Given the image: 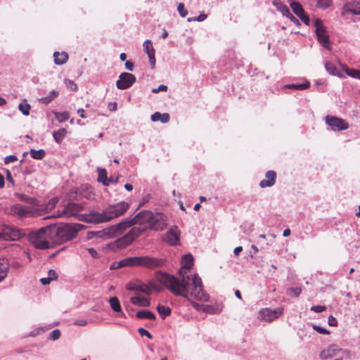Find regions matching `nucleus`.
<instances>
[{"label": "nucleus", "instance_id": "1", "mask_svg": "<svg viewBox=\"0 0 360 360\" xmlns=\"http://www.w3.org/2000/svg\"><path fill=\"white\" fill-rule=\"evenodd\" d=\"M193 261L191 254H186L182 257L181 267L179 269L180 279L166 273L158 274V279L176 296L187 299L191 297L199 301L207 302L209 295L203 290L201 278L197 274L192 277L187 274V271L193 266Z\"/></svg>", "mask_w": 360, "mask_h": 360}, {"label": "nucleus", "instance_id": "2", "mask_svg": "<svg viewBox=\"0 0 360 360\" xmlns=\"http://www.w3.org/2000/svg\"><path fill=\"white\" fill-rule=\"evenodd\" d=\"M122 221L128 222L127 224L122 226L124 231L135 224H138L145 231L147 229L162 231L167 224V217L164 214L161 212L153 213L148 210L141 211L134 218L126 219Z\"/></svg>", "mask_w": 360, "mask_h": 360}, {"label": "nucleus", "instance_id": "3", "mask_svg": "<svg viewBox=\"0 0 360 360\" xmlns=\"http://www.w3.org/2000/svg\"><path fill=\"white\" fill-rule=\"evenodd\" d=\"M129 208V204L122 201L110 205L102 212L91 211L79 217V219L86 223H102L109 221L115 218L122 216Z\"/></svg>", "mask_w": 360, "mask_h": 360}, {"label": "nucleus", "instance_id": "4", "mask_svg": "<svg viewBox=\"0 0 360 360\" xmlns=\"http://www.w3.org/2000/svg\"><path fill=\"white\" fill-rule=\"evenodd\" d=\"M51 228L49 225L30 233L28 236L30 242L39 250L51 248L52 247L51 240L53 239Z\"/></svg>", "mask_w": 360, "mask_h": 360}, {"label": "nucleus", "instance_id": "5", "mask_svg": "<svg viewBox=\"0 0 360 360\" xmlns=\"http://www.w3.org/2000/svg\"><path fill=\"white\" fill-rule=\"evenodd\" d=\"M51 226L52 235H55L59 243H63L75 238L79 230L80 224H65L58 226L50 225Z\"/></svg>", "mask_w": 360, "mask_h": 360}, {"label": "nucleus", "instance_id": "6", "mask_svg": "<svg viewBox=\"0 0 360 360\" xmlns=\"http://www.w3.org/2000/svg\"><path fill=\"white\" fill-rule=\"evenodd\" d=\"M128 266H141L148 269H155L162 266L165 260L150 256L127 257Z\"/></svg>", "mask_w": 360, "mask_h": 360}, {"label": "nucleus", "instance_id": "7", "mask_svg": "<svg viewBox=\"0 0 360 360\" xmlns=\"http://www.w3.org/2000/svg\"><path fill=\"white\" fill-rule=\"evenodd\" d=\"M74 200H69L68 202L63 205V210H58L56 214L45 217L44 219H49L53 217H60V218H70L72 217L78 216V219L82 214H79L80 212L84 210V204L75 202Z\"/></svg>", "mask_w": 360, "mask_h": 360}, {"label": "nucleus", "instance_id": "8", "mask_svg": "<svg viewBox=\"0 0 360 360\" xmlns=\"http://www.w3.org/2000/svg\"><path fill=\"white\" fill-rule=\"evenodd\" d=\"M127 221H121L115 225L97 231H90L88 233V238L91 239L94 237L100 238H110L121 235L124 230L122 226L127 224Z\"/></svg>", "mask_w": 360, "mask_h": 360}, {"label": "nucleus", "instance_id": "9", "mask_svg": "<svg viewBox=\"0 0 360 360\" xmlns=\"http://www.w3.org/2000/svg\"><path fill=\"white\" fill-rule=\"evenodd\" d=\"M94 196L92 188L88 184H83L79 187L70 189L66 197L68 200L79 201L83 198L91 200L94 198Z\"/></svg>", "mask_w": 360, "mask_h": 360}, {"label": "nucleus", "instance_id": "10", "mask_svg": "<svg viewBox=\"0 0 360 360\" xmlns=\"http://www.w3.org/2000/svg\"><path fill=\"white\" fill-rule=\"evenodd\" d=\"M315 33L318 41L326 49L330 51L332 45L330 41V37L327 33L326 27L323 25L321 19L316 18L314 21Z\"/></svg>", "mask_w": 360, "mask_h": 360}, {"label": "nucleus", "instance_id": "11", "mask_svg": "<svg viewBox=\"0 0 360 360\" xmlns=\"http://www.w3.org/2000/svg\"><path fill=\"white\" fill-rule=\"evenodd\" d=\"M136 77L129 72H122L116 82V86L118 89L124 90L130 88L135 82Z\"/></svg>", "mask_w": 360, "mask_h": 360}, {"label": "nucleus", "instance_id": "12", "mask_svg": "<svg viewBox=\"0 0 360 360\" xmlns=\"http://www.w3.org/2000/svg\"><path fill=\"white\" fill-rule=\"evenodd\" d=\"M25 235L21 230L10 226H6L3 231H0V238L4 240H17Z\"/></svg>", "mask_w": 360, "mask_h": 360}, {"label": "nucleus", "instance_id": "13", "mask_svg": "<svg viewBox=\"0 0 360 360\" xmlns=\"http://www.w3.org/2000/svg\"><path fill=\"white\" fill-rule=\"evenodd\" d=\"M325 120L326 123L329 125L333 131L346 130L349 128V124L342 118L327 115Z\"/></svg>", "mask_w": 360, "mask_h": 360}, {"label": "nucleus", "instance_id": "14", "mask_svg": "<svg viewBox=\"0 0 360 360\" xmlns=\"http://www.w3.org/2000/svg\"><path fill=\"white\" fill-rule=\"evenodd\" d=\"M283 309L281 307L276 309L265 308L259 311V316L261 320L271 322L274 320L278 319L282 314Z\"/></svg>", "mask_w": 360, "mask_h": 360}, {"label": "nucleus", "instance_id": "15", "mask_svg": "<svg viewBox=\"0 0 360 360\" xmlns=\"http://www.w3.org/2000/svg\"><path fill=\"white\" fill-rule=\"evenodd\" d=\"M144 231L141 226H134L120 240V243L124 246L129 245Z\"/></svg>", "mask_w": 360, "mask_h": 360}, {"label": "nucleus", "instance_id": "16", "mask_svg": "<svg viewBox=\"0 0 360 360\" xmlns=\"http://www.w3.org/2000/svg\"><path fill=\"white\" fill-rule=\"evenodd\" d=\"M180 231L176 226H173L164 236V240L170 245H176L179 243Z\"/></svg>", "mask_w": 360, "mask_h": 360}, {"label": "nucleus", "instance_id": "17", "mask_svg": "<svg viewBox=\"0 0 360 360\" xmlns=\"http://www.w3.org/2000/svg\"><path fill=\"white\" fill-rule=\"evenodd\" d=\"M12 210L15 214L19 215L20 217L38 215V212H35V210L30 206H24L20 204H16L13 207Z\"/></svg>", "mask_w": 360, "mask_h": 360}, {"label": "nucleus", "instance_id": "18", "mask_svg": "<svg viewBox=\"0 0 360 360\" xmlns=\"http://www.w3.org/2000/svg\"><path fill=\"white\" fill-rule=\"evenodd\" d=\"M143 51L148 55L150 64L151 68H153L155 65V49L150 39L146 40L143 44Z\"/></svg>", "mask_w": 360, "mask_h": 360}, {"label": "nucleus", "instance_id": "19", "mask_svg": "<svg viewBox=\"0 0 360 360\" xmlns=\"http://www.w3.org/2000/svg\"><path fill=\"white\" fill-rule=\"evenodd\" d=\"M58 202V198L55 197L51 198L47 203L41 204L38 207V215H42L45 213L49 212L56 207L57 203Z\"/></svg>", "mask_w": 360, "mask_h": 360}, {"label": "nucleus", "instance_id": "20", "mask_svg": "<svg viewBox=\"0 0 360 360\" xmlns=\"http://www.w3.org/2000/svg\"><path fill=\"white\" fill-rule=\"evenodd\" d=\"M17 196L20 200L27 203L29 205L28 206H30L35 210V212H38V207L40 205V202L36 198L22 193H17Z\"/></svg>", "mask_w": 360, "mask_h": 360}, {"label": "nucleus", "instance_id": "21", "mask_svg": "<svg viewBox=\"0 0 360 360\" xmlns=\"http://www.w3.org/2000/svg\"><path fill=\"white\" fill-rule=\"evenodd\" d=\"M340 349L335 345H330L326 349H323L320 353V357L322 359L331 358L336 355L337 352Z\"/></svg>", "mask_w": 360, "mask_h": 360}, {"label": "nucleus", "instance_id": "22", "mask_svg": "<svg viewBox=\"0 0 360 360\" xmlns=\"http://www.w3.org/2000/svg\"><path fill=\"white\" fill-rule=\"evenodd\" d=\"M130 302L134 305L138 307H149L150 305V299L139 296L131 297L130 298Z\"/></svg>", "mask_w": 360, "mask_h": 360}, {"label": "nucleus", "instance_id": "23", "mask_svg": "<svg viewBox=\"0 0 360 360\" xmlns=\"http://www.w3.org/2000/svg\"><path fill=\"white\" fill-rule=\"evenodd\" d=\"M53 58H54V63L58 65H61L65 64L68 60V54L65 52H58L55 51L53 53Z\"/></svg>", "mask_w": 360, "mask_h": 360}, {"label": "nucleus", "instance_id": "24", "mask_svg": "<svg viewBox=\"0 0 360 360\" xmlns=\"http://www.w3.org/2000/svg\"><path fill=\"white\" fill-rule=\"evenodd\" d=\"M9 269V264L7 259H0V282L4 281L7 276Z\"/></svg>", "mask_w": 360, "mask_h": 360}, {"label": "nucleus", "instance_id": "25", "mask_svg": "<svg viewBox=\"0 0 360 360\" xmlns=\"http://www.w3.org/2000/svg\"><path fill=\"white\" fill-rule=\"evenodd\" d=\"M169 119H170L169 115L166 112L160 113L159 112H155L150 117V120L153 122L160 121L163 124L167 123L169 121Z\"/></svg>", "mask_w": 360, "mask_h": 360}, {"label": "nucleus", "instance_id": "26", "mask_svg": "<svg viewBox=\"0 0 360 360\" xmlns=\"http://www.w3.org/2000/svg\"><path fill=\"white\" fill-rule=\"evenodd\" d=\"M98 181L101 182L104 186H109L111 181V179H108L107 176V172L105 169L98 168Z\"/></svg>", "mask_w": 360, "mask_h": 360}, {"label": "nucleus", "instance_id": "27", "mask_svg": "<svg viewBox=\"0 0 360 360\" xmlns=\"http://www.w3.org/2000/svg\"><path fill=\"white\" fill-rule=\"evenodd\" d=\"M309 86H310V83L307 81L304 83L285 84L283 86V89H295V90H305V89H307Z\"/></svg>", "mask_w": 360, "mask_h": 360}, {"label": "nucleus", "instance_id": "28", "mask_svg": "<svg viewBox=\"0 0 360 360\" xmlns=\"http://www.w3.org/2000/svg\"><path fill=\"white\" fill-rule=\"evenodd\" d=\"M290 6L292 11V12L298 17L302 16V15L304 14L306 12L304 11L302 6L297 1H292L290 4Z\"/></svg>", "mask_w": 360, "mask_h": 360}, {"label": "nucleus", "instance_id": "29", "mask_svg": "<svg viewBox=\"0 0 360 360\" xmlns=\"http://www.w3.org/2000/svg\"><path fill=\"white\" fill-rule=\"evenodd\" d=\"M67 135V130L65 128H60L57 131H53V136L55 141L60 143Z\"/></svg>", "mask_w": 360, "mask_h": 360}, {"label": "nucleus", "instance_id": "30", "mask_svg": "<svg viewBox=\"0 0 360 360\" xmlns=\"http://www.w3.org/2000/svg\"><path fill=\"white\" fill-rule=\"evenodd\" d=\"M136 318H138L139 319H147L149 320L155 319V314L150 311H146V310H142V311H137L136 314Z\"/></svg>", "mask_w": 360, "mask_h": 360}, {"label": "nucleus", "instance_id": "31", "mask_svg": "<svg viewBox=\"0 0 360 360\" xmlns=\"http://www.w3.org/2000/svg\"><path fill=\"white\" fill-rule=\"evenodd\" d=\"M157 311L162 319H165L166 316H169L172 313V309H170V307L167 306H163L161 304H158L157 306Z\"/></svg>", "mask_w": 360, "mask_h": 360}, {"label": "nucleus", "instance_id": "32", "mask_svg": "<svg viewBox=\"0 0 360 360\" xmlns=\"http://www.w3.org/2000/svg\"><path fill=\"white\" fill-rule=\"evenodd\" d=\"M325 68L329 74H330L332 75L338 76L339 77H343V75L342 74H340L338 72L337 68L334 64H333L330 62H327L325 63Z\"/></svg>", "mask_w": 360, "mask_h": 360}, {"label": "nucleus", "instance_id": "33", "mask_svg": "<svg viewBox=\"0 0 360 360\" xmlns=\"http://www.w3.org/2000/svg\"><path fill=\"white\" fill-rule=\"evenodd\" d=\"M142 285H143V283L139 281L130 282L126 285V288L128 290H132V291H136L138 292H141V291H143V288H142Z\"/></svg>", "mask_w": 360, "mask_h": 360}, {"label": "nucleus", "instance_id": "34", "mask_svg": "<svg viewBox=\"0 0 360 360\" xmlns=\"http://www.w3.org/2000/svg\"><path fill=\"white\" fill-rule=\"evenodd\" d=\"M30 105L27 102L26 99H24L18 105L19 110L25 116L30 115Z\"/></svg>", "mask_w": 360, "mask_h": 360}, {"label": "nucleus", "instance_id": "35", "mask_svg": "<svg viewBox=\"0 0 360 360\" xmlns=\"http://www.w3.org/2000/svg\"><path fill=\"white\" fill-rule=\"evenodd\" d=\"M58 96V92L52 90L49 92V95L45 97H42L39 99L40 102L44 104H48L50 102H51L55 98H56Z\"/></svg>", "mask_w": 360, "mask_h": 360}, {"label": "nucleus", "instance_id": "36", "mask_svg": "<svg viewBox=\"0 0 360 360\" xmlns=\"http://www.w3.org/2000/svg\"><path fill=\"white\" fill-rule=\"evenodd\" d=\"M30 156L35 160H41L46 155V151L43 149H39L36 150L34 149H31L30 151Z\"/></svg>", "mask_w": 360, "mask_h": 360}, {"label": "nucleus", "instance_id": "37", "mask_svg": "<svg viewBox=\"0 0 360 360\" xmlns=\"http://www.w3.org/2000/svg\"><path fill=\"white\" fill-rule=\"evenodd\" d=\"M110 307L115 312H120L122 310L120 301L116 297H110L109 300Z\"/></svg>", "mask_w": 360, "mask_h": 360}, {"label": "nucleus", "instance_id": "38", "mask_svg": "<svg viewBox=\"0 0 360 360\" xmlns=\"http://www.w3.org/2000/svg\"><path fill=\"white\" fill-rule=\"evenodd\" d=\"M343 70L348 76L355 79L359 78V70L349 68L346 65L343 67Z\"/></svg>", "mask_w": 360, "mask_h": 360}, {"label": "nucleus", "instance_id": "39", "mask_svg": "<svg viewBox=\"0 0 360 360\" xmlns=\"http://www.w3.org/2000/svg\"><path fill=\"white\" fill-rule=\"evenodd\" d=\"M333 5L332 0H317L316 6L321 9H326Z\"/></svg>", "mask_w": 360, "mask_h": 360}, {"label": "nucleus", "instance_id": "40", "mask_svg": "<svg viewBox=\"0 0 360 360\" xmlns=\"http://www.w3.org/2000/svg\"><path fill=\"white\" fill-rule=\"evenodd\" d=\"M302 292L300 288H289L286 290V293L289 296L297 297Z\"/></svg>", "mask_w": 360, "mask_h": 360}, {"label": "nucleus", "instance_id": "41", "mask_svg": "<svg viewBox=\"0 0 360 360\" xmlns=\"http://www.w3.org/2000/svg\"><path fill=\"white\" fill-rule=\"evenodd\" d=\"M202 309L204 312L211 314H217L219 312V311L218 310V309L217 307H215L213 305H209V304L202 305Z\"/></svg>", "mask_w": 360, "mask_h": 360}, {"label": "nucleus", "instance_id": "42", "mask_svg": "<svg viewBox=\"0 0 360 360\" xmlns=\"http://www.w3.org/2000/svg\"><path fill=\"white\" fill-rule=\"evenodd\" d=\"M278 8V10L285 17L290 15V11L287 6L282 4H275Z\"/></svg>", "mask_w": 360, "mask_h": 360}, {"label": "nucleus", "instance_id": "43", "mask_svg": "<svg viewBox=\"0 0 360 360\" xmlns=\"http://www.w3.org/2000/svg\"><path fill=\"white\" fill-rule=\"evenodd\" d=\"M56 117L60 122H63L69 119V114L67 112H57Z\"/></svg>", "mask_w": 360, "mask_h": 360}, {"label": "nucleus", "instance_id": "44", "mask_svg": "<svg viewBox=\"0 0 360 360\" xmlns=\"http://www.w3.org/2000/svg\"><path fill=\"white\" fill-rule=\"evenodd\" d=\"M207 15L205 13H200L197 17H191L188 18V22H193V21H198V22H202L207 18Z\"/></svg>", "mask_w": 360, "mask_h": 360}, {"label": "nucleus", "instance_id": "45", "mask_svg": "<svg viewBox=\"0 0 360 360\" xmlns=\"http://www.w3.org/2000/svg\"><path fill=\"white\" fill-rule=\"evenodd\" d=\"M265 177L269 181H271L276 183V172L274 170H269L266 172Z\"/></svg>", "mask_w": 360, "mask_h": 360}, {"label": "nucleus", "instance_id": "46", "mask_svg": "<svg viewBox=\"0 0 360 360\" xmlns=\"http://www.w3.org/2000/svg\"><path fill=\"white\" fill-rule=\"evenodd\" d=\"M312 328L314 330H316L320 334L328 335L330 333V332L327 329L316 324H312Z\"/></svg>", "mask_w": 360, "mask_h": 360}, {"label": "nucleus", "instance_id": "47", "mask_svg": "<svg viewBox=\"0 0 360 360\" xmlns=\"http://www.w3.org/2000/svg\"><path fill=\"white\" fill-rule=\"evenodd\" d=\"M177 11L182 18L186 17L188 15L187 10L184 8V5L183 3H179L177 6Z\"/></svg>", "mask_w": 360, "mask_h": 360}, {"label": "nucleus", "instance_id": "48", "mask_svg": "<svg viewBox=\"0 0 360 360\" xmlns=\"http://www.w3.org/2000/svg\"><path fill=\"white\" fill-rule=\"evenodd\" d=\"M348 11L352 14L354 15H360V2L357 3L356 4L352 6V8H350Z\"/></svg>", "mask_w": 360, "mask_h": 360}, {"label": "nucleus", "instance_id": "49", "mask_svg": "<svg viewBox=\"0 0 360 360\" xmlns=\"http://www.w3.org/2000/svg\"><path fill=\"white\" fill-rule=\"evenodd\" d=\"M275 184L274 182L269 181L268 179H263L259 182V186L262 188L271 187Z\"/></svg>", "mask_w": 360, "mask_h": 360}, {"label": "nucleus", "instance_id": "50", "mask_svg": "<svg viewBox=\"0 0 360 360\" xmlns=\"http://www.w3.org/2000/svg\"><path fill=\"white\" fill-rule=\"evenodd\" d=\"M60 336V331L58 329L53 330L49 335V339L55 341L59 339Z\"/></svg>", "mask_w": 360, "mask_h": 360}, {"label": "nucleus", "instance_id": "51", "mask_svg": "<svg viewBox=\"0 0 360 360\" xmlns=\"http://www.w3.org/2000/svg\"><path fill=\"white\" fill-rule=\"evenodd\" d=\"M138 332L141 336H146L148 339L152 340L153 335L145 328H139L138 329Z\"/></svg>", "mask_w": 360, "mask_h": 360}, {"label": "nucleus", "instance_id": "52", "mask_svg": "<svg viewBox=\"0 0 360 360\" xmlns=\"http://www.w3.org/2000/svg\"><path fill=\"white\" fill-rule=\"evenodd\" d=\"M65 83L70 89L72 91H77V86L73 81L66 79L65 80Z\"/></svg>", "mask_w": 360, "mask_h": 360}, {"label": "nucleus", "instance_id": "53", "mask_svg": "<svg viewBox=\"0 0 360 360\" xmlns=\"http://www.w3.org/2000/svg\"><path fill=\"white\" fill-rule=\"evenodd\" d=\"M17 160H18L17 156H15V155H10L6 156L4 158V163L6 165H8L11 162H16Z\"/></svg>", "mask_w": 360, "mask_h": 360}, {"label": "nucleus", "instance_id": "54", "mask_svg": "<svg viewBox=\"0 0 360 360\" xmlns=\"http://www.w3.org/2000/svg\"><path fill=\"white\" fill-rule=\"evenodd\" d=\"M149 284L150 286L151 291L155 290V291L160 292L162 290V287L161 286L160 284L155 283L153 281H150Z\"/></svg>", "mask_w": 360, "mask_h": 360}, {"label": "nucleus", "instance_id": "55", "mask_svg": "<svg viewBox=\"0 0 360 360\" xmlns=\"http://www.w3.org/2000/svg\"><path fill=\"white\" fill-rule=\"evenodd\" d=\"M326 309V307L325 306L315 305V306H312L311 307L310 310L313 311L314 312H316V313H320V312L325 311Z\"/></svg>", "mask_w": 360, "mask_h": 360}, {"label": "nucleus", "instance_id": "56", "mask_svg": "<svg viewBox=\"0 0 360 360\" xmlns=\"http://www.w3.org/2000/svg\"><path fill=\"white\" fill-rule=\"evenodd\" d=\"M299 18L306 25H309V23H310V18H309V16L306 13L302 15V16H300Z\"/></svg>", "mask_w": 360, "mask_h": 360}, {"label": "nucleus", "instance_id": "57", "mask_svg": "<svg viewBox=\"0 0 360 360\" xmlns=\"http://www.w3.org/2000/svg\"><path fill=\"white\" fill-rule=\"evenodd\" d=\"M299 18L306 25H309V23H310V18H309V16L306 13L302 15V16H300Z\"/></svg>", "mask_w": 360, "mask_h": 360}, {"label": "nucleus", "instance_id": "58", "mask_svg": "<svg viewBox=\"0 0 360 360\" xmlns=\"http://www.w3.org/2000/svg\"><path fill=\"white\" fill-rule=\"evenodd\" d=\"M328 323L331 326H337L338 321L337 319L332 315H330L328 319Z\"/></svg>", "mask_w": 360, "mask_h": 360}, {"label": "nucleus", "instance_id": "59", "mask_svg": "<svg viewBox=\"0 0 360 360\" xmlns=\"http://www.w3.org/2000/svg\"><path fill=\"white\" fill-rule=\"evenodd\" d=\"M142 288H143V290H144V291H141L142 293H144L148 295L151 293L150 286L149 283L148 284L143 283Z\"/></svg>", "mask_w": 360, "mask_h": 360}, {"label": "nucleus", "instance_id": "60", "mask_svg": "<svg viewBox=\"0 0 360 360\" xmlns=\"http://www.w3.org/2000/svg\"><path fill=\"white\" fill-rule=\"evenodd\" d=\"M48 277L51 278V281L57 279L58 275L55 270L50 269L48 271Z\"/></svg>", "mask_w": 360, "mask_h": 360}, {"label": "nucleus", "instance_id": "61", "mask_svg": "<svg viewBox=\"0 0 360 360\" xmlns=\"http://www.w3.org/2000/svg\"><path fill=\"white\" fill-rule=\"evenodd\" d=\"M75 326H84L87 324V321L85 319L77 320L73 323Z\"/></svg>", "mask_w": 360, "mask_h": 360}, {"label": "nucleus", "instance_id": "62", "mask_svg": "<svg viewBox=\"0 0 360 360\" xmlns=\"http://www.w3.org/2000/svg\"><path fill=\"white\" fill-rule=\"evenodd\" d=\"M287 18H289L290 20V21L292 22L294 24H295L297 25H300L298 19L296 17H295L292 13H290V15H288Z\"/></svg>", "mask_w": 360, "mask_h": 360}, {"label": "nucleus", "instance_id": "63", "mask_svg": "<svg viewBox=\"0 0 360 360\" xmlns=\"http://www.w3.org/2000/svg\"><path fill=\"white\" fill-rule=\"evenodd\" d=\"M124 266H128L126 258L117 262V265L116 266V267H118V268H121V267H124Z\"/></svg>", "mask_w": 360, "mask_h": 360}, {"label": "nucleus", "instance_id": "64", "mask_svg": "<svg viewBox=\"0 0 360 360\" xmlns=\"http://www.w3.org/2000/svg\"><path fill=\"white\" fill-rule=\"evenodd\" d=\"M125 68L129 71H132L134 69V63L129 60H127L125 63Z\"/></svg>", "mask_w": 360, "mask_h": 360}]
</instances>
